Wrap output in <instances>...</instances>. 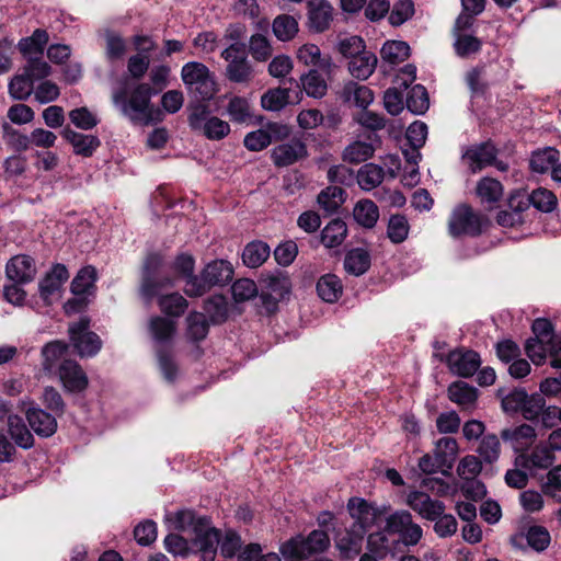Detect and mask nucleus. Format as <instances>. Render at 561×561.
<instances>
[{"instance_id": "17", "label": "nucleus", "mask_w": 561, "mask_h": 561, "mask_svg": "<svg viewBox=\"0 0 561 561\" xmlns=\"http://www.w3.org/2000/svg\"><path fill=\"white\" fill-rule=\"evenodd\" d=\"M69 278V273L64 264H55L38 284V290L42 299L46 304H51L53 297L57 295Z\"/></svg>"}, {"instance_id": "64", "label": "nucleus", "mask_w": 561, "mask_h": 561, "mask_svg": "<svg viewBox=\"0 0 561 561\" xmlns=\"http://www.w3.org/2000/svg\"><path fill=\"white\" fill-rule=\"evenodd\" d=\"M542 492L554 501L561 502V465L556 466L547 473Z\"/></svg>"}, {"instance_id": "57", "label": "nucleus", "mask_w": 561, "mask_h": 561, "mask_svg": "<svg viewBox=\"0 0 561 561\" xmlns=\"http://www.w3.org/2000/svg\"><path fill=\"white\" fill-rule=\"evenodd\" d=\"M304 546L308 557L321 553L330 547L329 535L324 530H312L307 538H304Z\"/></svg>"}, {"instance_id": "37", "label": "nucleus", "mask_w": 561, "mask_h": 561, "mask_svg": "<svg viewBox=\"0 0 561 561\" xmlns=\"http://www.w3.org/2000/svg\"><path fill=\"white\" fill-rule=\"evenodd\" d=\"M380 56L383 62L396 66L410 56V46L402 41H387L381 47Z\"/></svg>"}, {"instance_id": "32", "label": "nucleus", "mask_w": 561, "mask_h": 561, "mask_svg": "<svg viewBox=\"0 0 561 561\" xmlns=\"http://www.w3.org/2000/svg\"><path fill=\"white\" fill-rule=\"evenodd\" d=\"M318 296L325 302H336L343 294V284L334 274L322 275L317 282Z\"/></svg>"}, {"instance_id": "33", "label": "nucleus", "mask_w": 561, "mask_h": 561, "mask_svg": "<svg viewBox=\"0 0 561 561\" xmlns=\"http://www.w3.org/2000/svg\"><path fill=\"white\" fill-rule=\"evenodd\" d=\"M302 90L313 99H322L328 91L327 80L316 69H310L299 78Z\"/></svg>"}, {"instance_id": "55", "label": "nucleus", "mask_w": 561, "mask_h": 561, "mask_svg": "<svg viewBox=\"0 0 561 561\" xmlns=\"http://www.w3.org/2000/svg\"><path fill=\"white\" fill-rule=\"evenodd\" d=\"M273 32L279 41H289L298 32V23L290 15H279L273 22Z\"/></svg>"}, {"instance_id": "42", "label": "nucleus", "mask_w": 561, "mask_h": 561, "mask_svg": "<svg viewBox=\"0 0 561 561\" xmlns=\"http://www.w3.org/2000/svg\"><path fill=\"white\" fill-rule=\"evenodd\" d=\"M160 310L169 317H181L188 307L187 300L179 293L162 295L158 299Z\"/></svg>"}, {"instance_id": "63", "label": "nucleus", "mask_w": 561, "mask_h": 561, "mask_svg": "<svg viewBox=\"0 0 561 561\" xmlns=\"http://www.w3.org/2000/svg\"><path fill=\"white\" fill-rule=\"evenodd\" d=\"M249 50L252 57L257 61H265L273 54V49L268 39L261 34L251 36L249 42Z\"/></svg>"}, {"instance_id": "5", "label": "nucleus", "mask_w": 561, "mask_h": 561, "mask_svg": "<svg viewBox=\"0 0 561 561\" xmlns=\"http://www.w3.org/2000/svg\"><path fill=\"white\" fill-rule=\"evenodd\" d=\"M181 78L190 92L196 93L202 100H210L217 92L214 75L202 62H186L181 70Z\"/></svg>"}, {"instance_id": "12", "label": "nucleus", "mask_w": 561, "mask_h": 561, "mask_svg": "<svg viewBox=\"0 0 561 561\" xmlns=\"http://www.w3.org/2000/svg\"><path fill=\"white\" fill-rule=\"evenodd\" d=\"M446 363L454 375L468 378L479 369L481 359L477 352L459 348L447 355Z\"/></svg>"}, {"instance_id": "62", "label": "nucleus", "mask_w": 561, "mask_h": 561, "mask_svg": "<svg viewBox=\"0 0 561 561\" xmlns=\"http://www.w3.org/2000/svg\"><path fill=\"white\" fill-rule=\"evenodd\" d=\"M231 291L237 302H243L256 297L259 289L254 280L241 278L232 284Z\"/></svg>"}, {"instance_id": "35", "label": "nucleus", "mask_w": 561, "mask_h": 561, "mask_svg": "<svg viewBox=\"0 0 561 561\" xmlns=\"http://www.w3.org/2000/svg\"><path fill=\"white\" fill-rule=\"evenodd\" d=\"M347 236L346 224L342 219L331 220L321 231V242L325 248H336Z\"/></svg>"}, {"instance_id": "26", "label": "nucleus", "mask_w": 561, "mask_h": 561, "mask_svg": "<svg viewBox=\"0 0 561 561\" xmlns=\"http://www.w3.org/2000/svg\"><path fill=\"white\" fill-rule=\"evenodd\" d=\"M501 437L504 442L511 443L514 449L522 450L534 443L537 434L531 425L522 424L513 428L503 430Z\"/></svg>"}, {"instance_id": "6", "label": "nucleus", "mask_w": 561, "mask_h": 561, "mask_svg": "<svg viewBox=\"0 0 561 561\" xmlns=\"http://www.w3.org/2000/svg\"><path fill=\"white\" fill-rule=\"evenodd\" d=\"M385 530L390 535H399L400 545L415 546L423 537L421 526L413 522L409 511H397L386 518Z\"/></svg>"}, {"instance_id": "31", "label": "nucleus", "mask_w": 561, "mask_h": 561, "mask_svg": "<svg viewBox=\"0 0 561 561\" xmlns=\"http://www.w3.org/2000/svg\"><path fill=\"white\" fill-rule=\"evenodd\" d=\"M8 433L14 443L23 448L30 449L34 446V437L23 419L16 414L8 415Z\"/></svg>"}, {"instance_id": "56", "label": "nucleus", "mask_w": 561, "mask_h": 561, "mask_svg": "<svg viewBox=\"0 0 561 561\" xmlns=\"http://www.w3.org/2000/svg\"><path fill=\"white\" fill-rule=\"evenodd\" d=\"M409 229L408 219L403 215H393L389 219L387 234L393 243H401L408 238Z\"/></svg>"}, {"instance_id": "30", "label": "nucleus", "mask_w": 561, "mask_h": 561, "mask_svg": "<svg viewBox=\"0 0 561 561\" xmlns=\"http://www.w3.org/2000/svg\"><path fill=\"white\" fill-rule=\"evenodd\" d=\"M344 101L352 102L357 107L366 110L374 101V92L366 85L348 81L342 90Z\"/></svg>"}, {"instance_id": "11", "label": "nucleus", "mask_w": 561, "mask_h": 561, "mask_svg": "<svg viewBox=\"0 0 561 561\" xmlns=\"http://www.w3.org/2000/svg\"><path fill=\"white\" fill-rule=\"evenodd\" d=\"M347 511L354 519L353 527L367 531L377 520L386 507L378 508L360 497H351L347 502Z\"/></svg>"}, {"instance_id": "13", "label": "nucleus", "mask_w": 561, "mask_h": 561, "mask_svg": "<svg viewBox=\"0 0 561 561\" xmlns=\"http://www.w3.org/2000/svg\"><path fill=\"white\" fill-rule=\"evenodd\" d=\"M58 377L67 392H82L89 385L87 374L76 360H64L58 367Z\"/></svg>"}, {"instance_id": "43", "label": "nucleus", "mask_w": 561, "mask_h": 561, "mask_svg": "<svg viewBox=\"0 0 561 561\" xmlns=\"http://www.w3.org/2000/svg\"><path fill=\"white\" fill-rule=\"evenodd\" d=\"M208 329L209 324L205 314L194 311L186 317V337L190 341L204 340L208 334Z\"/></svg>"}, {"instance_id": "52", "label": "nucleus", "mask_w": 561, "mask_h": 561, "mask_svg": "<svg viewBox=\"0 0 561 561\" xmlns=\"http://www.w3.org/2000/svg\"><path fill=\"white\" fill-rule=\"evenodd\" d=\"M127 51L125 39L117 33L106 31L105 33V56L110 61H116L124 58Z\"/></svg>"}, {"instance_id": "23", "label": "nucleus", "mask_w": 561, "mask_h": 561, "mask_svg": "<svg viewBox=\"0 0 561 561\" xmlns=\"http://www.w3.org/2000/svg\"><path fill=\"white\" fill-rule=\"evenodd\" d=\"M309 24L316 32L329 28L333 20V8L327 0H310L308 2Z\"/></svg>"}, {"instance_id": "25", "label": "nucleus", "mask_w": 561, "mask_h": 561, "mask_svg": "<svg viewBox=\"0 0 561 561\" xmlns=\"http://www.w3.org/2000/svg\"><path fill=\"white\" fill-rule=\"evenodd\" d=\"M363 530L351 526L344 535L336 540V548L341 556L345 559H352L362 551L363 539L365 537Z\"/></svg>"}, {"instance_id": "49", "label": "nucleus", "mask_w": 561, "mask_h": 561, "mask_svg": "<svg viewBox=\"0 0 561 561\" xmlns=\"http://www.w3.org/2000/svg\"><path fill=\"white\" fill-rule=\"evenodd\" d=\"M344 202V190L339 186H329L318 195L320 207L331 214L336 211Z\"/></svg>"}, {"instance_id": "1", "label": "nucleus", "mask_w": 561, "mask_h": 561, "mask_svg": "<svg viewBox=\"0 0 561 561\" xmlns=\"http://www.w3.org/2000/svg\"><path fill=\"white\" fill-rule=\"evenodd\" d=\"M171 527L185 531L191 529L193 546L202 553L204 561H213L220 542L219 531L206 517H196L192 511L183 510L167 517Z\"/></svg>"}, {"instance_id": "2", "label": "nucleus", "mask_w": 561, "mask_h": 561, "mask_svg": "<svg viewBox=\"0 0 561 561\" xmlns=\"http://www.w3.org/2000/svg\"><path fill=\"white\" fill-rule=\"evenodd\" d=\"M152 88L147 83L137 84L129 96L123 91L115 92L113 102L133 123L148 125L156 119L158 111L151 105Z\"/></svg>"}, {"instance_id": "38", "label": "nucleus", "mask_w": 561, "mask_h": 561, "mask_svg": "<svg viewBox=\"0 0 561 561\" xmlns=\"http://www.w3.org/2000/svg\"><path fill=\"white\" fill-rule=\"evenodd\" d=\"M375 148L370 142L355 140L347 145L342 153V159L352 164H358L373 157Z\"/></svg>"}, {"instance_id": "45", "label": "nucleus", "mask_w": 561, "mask_h": 561, "mask_svg": "<svg viewBox=\"0 0 561 561\" xmlns=\"http://www.w3.org/2000/svg\"><path fill=\"white\" fill-rule=\"evenodd\" d=\"M48 42V34L44 30H36L32 36L22 38L19 43L20 51L27 57H33L43 53Z\"/></svg>"}, {"instance_id": "58", "label": "nucleus", "mask_w": 561, "mask_h": 561, "mask_svg": "<svg viewBox=\"0 0 561 561\" xmlns=\"http://www.w3.org/2000/svg\"><path fill=\"white\" fill-rule=\"evenodd\" d=\"M279 551L286 561H301L308 558L302 536L290 538L280 546Z\"/></svg>"}, {"instance_id": "29", "label": "nucleus", "mask_w": 561, "mask_h": 561, "mask_svg": "<svg viewBox=\"0 0 561 561\" xmlns=\"http://www.w3.org/2000/svg\"><path fill=\"white\" fill-rule=\"evenodd\" d=\"M377 61L374 53L364 49L362 54L350 59L348 71L354 78L366 80L374 73Z\"/></svg>"}, {"instance_id": "48", "label": "nucleus", "mask_w": 561, "mask_h": 561, "mask_svg": "<svg viewBox=\"0 0 561 561\" xmlns=\"http://www.w3.org/2000/svg\"><path fill=\"white\" fill-rule=\"evenodd\" d=\"M67 350L68 344L62 341L57 340L45 344L42 348L43 369L45 371H51Z\"/></svg>"}, {"instance_id": "34", "label": "nucleus", "mask_w": 561, "mask_h": 561, "mask_svg": "<svg viewBox=\"0 0 561 561\" xmlns=\"http://www.w3.org/2000/svg\"><path fill=\"white\" fill-rule=\"evenodd\" d=\"M149 332L158 343L170 342L176 332V322L163 317H152L149 321Z\"/></svg>"}, {"instance_id": "21", "label": "nucleus", "mask_w": 561, "mask_h": 561, "mask_svg": "<svg viewBox=\"0 0 561 561\" xmlns=\"http://www.w3.org/2000/svg\"><path fill=\"white\" fill-rule=\"evenodd\" d=\"M26 420L31 428L42 437H50L57 430L56 417L38 407L27 408Z\"/></svg>"}, {"instance_id": "7", "label": "nucleus", "mask_w": 561, "mask_h": 561, "mask_svg": "<svg viewBox=\"0 0 561 561\" xmlns=\"http://www.w3.org/2000/svg\"><path fill=\"white\" fill-rule=\"evenodd\" d=\"M485 219L473 209L461 204L454 208L448 220V232L451 237L478 236L482 232Z\"/></svg>"}, {"instance_id": "10", "label": "nucleus", "mask_w": 561, "mask_h": 561, "mask_svg": "<svg viewBox=\"0 0 561 561\" xmlns=\"http://www.w3.org/2000/svg\"><path fill=\"white\" fill-rule=\"evenodd\" d=\"M291 290L288 275L283 273L270 274L261 279L260 298L267 309H274L278 301L286 298Z\"/></svg>"}, {"instance_id": "61", "label": "nucleus", "mask_w": 561, "mask_h": 561, "mask_svg": "<svg viewBox=\"0 0 561 561\" xmlns=\"http://www.w3.org/2000/svg\"><path fill=\"white\" fill-rule=\"evenodd\" d=\"M227 113L231 121L244 123L251 116L250 103L244 98L233 96L227 105Z\"/></svg>"}, {"instance_id": "53", "label": "nucleus", "mask_w": 561, "mask_h": 561, "mask_svg": "<svg viewBox=\"0 0 561 561\" xmlns=\"http://www.w3.org/2000/svg\"><path fill=\"white\" fill-rule=\"evenodd\" d=\"M96 280V270L91 266L81 268L71 282V291L75 295H83L94 285Z\"/></svg>"}, {"instance_id": "22", "label": "nucleus", "mask_w": 561, "mask_h": 561, "mask_svg": "<svg viewBox=\"0 0 561 561\" xmlns=\"http://www.w3.org/2000/svg\"><path fill=\"white\" fill-rule=\"evenodd\" d=\"M287 136L288 129L277 123L268 124L266 129H257L245 135L243 144L251 151H261L272 142V134Z\"/></svg>"}, {"instance_id": "39", "label": "nucleus", "mask_w": 561, "mask_h": 561, "mask_svg": "<svg viewBox=\"0 0 561 561\" xmlns=\"http://www.w3.org/2000/svg\"><path fill=\"white\" fill-rule=\"evenodd\" d=\"M353 216L357 224L365 228H373L379 218V209L370 199H362L356 203Z\"/></svg>"}, {"instance_id": "14", "label": "nucleus", "mask_w": 561, "mask_h": 561, "mask_svg": "<svg viewBox=\"0 0 561 561\" xmlns=\"http://www.w3.org/2000/svg\"><path fill=\"white\" fill-rule=\"evenodd\" d=\"M37 274L35 260L26 254H19L11 257L5 265L7 277L16 284L32 283Z\"/></svg>"}, {"instance_id": "20", "label": "nucleus", "mask_w": 561, "mask_h": 561, "mask_svg": "<svg viewBox=\"0 0 561 561\" xmlns=\"http://www.w3.org/2000/svg\"><path fill=\"white\" fill-rule=\"evenodd\" d=\"M61 136L72 146L75 154L85 158L93 156L101 145L96 136L78 133L68 126L61 130Z\"/></svg>"}, {"instance_id": "15", "label": "nucleus", "mask_w": 561, "mask_h": 561, "mask_svg": "<svg viewBox=\"0 0 561 561\" xmlns=\"http://www.w3.org/2000/svg\"><path fill=\"white\" fill-rule=\"evenodd\" d=\"M407 504L422 518L432 522L445 512V504L442 501L434 500L422 491H411L407 495Z\"/></svg>"}, {"instance_id": "50", "label": "nucleus", "mask_w": 561, "mask_h": 561, "mask_svg": "<svg viewBox=\"0 0 561 561\" xmlns=\"http://www.w3.org/2000/svg\"><path fill=\"white\" fill-rule=\"evenodd\" d=\"M408 110L416 115L424 114L430 107V99L426 89L421 85H414L407 96Z\"/></svg>"}, {"instance_id": "60", "label": "nucleus", "mask_w": 561, "mask_h": 561, "mask_svg": "<svg viewBox=\"0 0 561 561\" xmlns=\"http://www.w3.org/2000/svg\"><path fill=\"white\" fill-rule=\"evenodd\" d=\"M70 122L79 129L90 130L99 124L98 116L88 107H78L69 112Z\"/></svg>"}, {"instance_id": "44", "label": "nucleus", "mask_w": 561, "mask_h": 561, "mask_svg": "<svg viewBox=\"0 0 561 561\" xmlns=\"http://www.w3.org/2000/svg\"><path fill=\"white\" fill-rule=\"evenodd\" d=\"M559 160V151L552 147H547L533 153L530 168L534 172L545 173L552 170L554 163Z\"/></svg>"}, {"instance_id": "16", "label": "nucleus", "mask_w": 561, "mask_h": 561, "mask_svg": "<svg viewBox=\"0 0 561 561\" xmlns=\"http://www.w3.org/2000/svg\"><path fill=\"white\" fill-rule=\"evenodd\" d=\"M308 156L306 144L291 139L273 148L271 158L276 167H288Z\"/></svg>"}, {"instance_id": "47", "label": "nucleus", "mask_w": 561, "mask_h": 561, "mask_svg": "<svg viewBox=\"0 0 561 561\" xmlns=\"http://www.w3.org/2000/svg\"><path fill=\"white\" fill-rule=\"evenodd\" d=\"M33 84L34 81L27 75H16L10 80L8 91L12 99L25 101L34 91Z\"/></svg>"}, {"instance_id": "40", "label": "nucleus", "mask_w": 561, "mask_h": 561, "mask_svg": "<svg viewBox=\"0 0 561 561\" xmlns=\"http://www.w3.org/2000/svg\"><path fill=\"white\" fill-rule=\"evenodd\" d=\"M383 176L385 172L381 167L366 163L357 172V183L363 190L370 191L381 184Z\"/></svg>"}, {"instance_id": "59", "label": "nucleus", "mask_w": 561, "mask_h": 561, "mask_svg": "<svg viewBox=\"0 0 561 561\" xmlns=\"http://www.w3.org/2000/svg\"><path fill=\"white\" fill-rule=\"evenodd\" d=\"M531 205L540 211H552L558 204L556 195L546 188H537L529 196Z\"/></svg>"}, {"instance_id": "51", "label": "nucleus", "mask_w": 561, "mask_h": 561, "mask_svg": "<svg viewBox=\"0 0 561 561\" xmlns=\"http://www.w3.org/2000/svg\"><path fill=\"white\" fill-rule=\"evenodd\" d=\"M502 194L503 187L497 180L484 178L477 185V195L482 203L493 204L502 197Z\"/></svg>"}, {"instance_id": "19", "label": "nucleus", "mask_w": 561, "mask_h": 561, "mask_svg": "<svg viewBox=\"0 0 561 561\" xmlns=\"http://www.w3.org/2000/svg\"><path fill=\"white\" fill-rule=\"evenodd\" d=\"M495 157L496 150L494 146L490 142H485L468 148L462 154V160L471 172L476 173L483 168L493 164Z\"/></svg>"}, {"instance_id": "54", "label": "nucleus", "mask_w": 561, "mask_h": 561, "mask_svg": "<svg viewBox=\"0 0 561 561\" xmlns=\"http://www.w3.org/2000/svg\"><path fill=\"white\" fill-rule=\"evenodd\" d=\"M477 451L485 462L496 461L501 454V444L497 436L495 434L484 435Z\"/></svg>"}, {"instance_id": "8", "label": "nucleus", "mask_w": 561, "mask_h": 561, "mask_svg": "<svg viewBox=\"0 0 561 561\" xmlns=\"http://www.w3.org/2000/svg\"><path fill=\"white\" fill-rule=\"evenodd\" d=\"M68 333L71 345L81 357H92L102 347L99 335L90 331V321L87 318H81L78 322L71 323Z\"/></svg>"}, {"instance_id": "9", "label": "nucleus", "mask_w": 561, "mask_h": 561, "mask_svg": "<svg viewBox=\"0 0 561 561\" xmlns=\"http://www.w3.org/2000/svg\"><path fill=\"white\" fill-rule=\"evenodd\" d=\"M162 265L163 257L158 253L149 254L145 261L140 294L148 300L152 299L162 288L173 285V280L169 277L156 278Z\"/></svg>"}, {"instance_id": "4", "label": "nucleus", "mask_w": 561, "mask_h": 561, "mask_svg": "<svg viewBox=\"0 0 561 561\" xmlns=\"http://www.w3.org/2000/svg\"><path fill=\"white\" fill-rule=\"evenodd\" d=\"M188 125L196 131L205 136L209 140H221L230 133V125L210 114L205 104L192 105L188 108Z\"/></svg>"}, {"instance_id": "27", "label": "nucleus", "mask_w": 561, "mask_h": 561, "mask_svg": "<svg viewBox=\"0 0 561 561\" xmlns=\"http://www.w3.org/2000/svg\"><path fill=\"white\" fill-rule=\"evenodd\" d=\"M448 398L461 409H472L478 399V391L474 387L465 381H455L447 389Z\"/></svg>"}, {"instance_id": "46", "label": "nucleus", "mask_w": 561, "mask_h": 561, "mask_svg": "<svg viewBox=\"0 0 561 561\" xmlns=\"http://www.w3.org/2000/svg\"><path fill=\"white\" fill-rule=\"evenodd\" d=\"M289 103V89L274 88L261 98V105L266 111L278 112Z\"/></svg>"}, {"instance_id": "18", "label": "nucleus", "mask_w": 561, "mask_h": 561, "mask_svg": "<svg viewBox=\"0 0 561 561\" xmlns=\"http://www.w3.org/2000/svg\"><path fill=\"white\" fill-rule=\"evenodd\" d=\"M556 460L554 453L546 444H538L530 454H520L515 466L523 469H548Z\"/></svg>"}, {"instance_id": "28", "label": "nucleus", "mask_w": 561, "mask_h": 561, "mask_svg": "<svg viewBox=\"0 0 561 561\" xmlns=\"http://www.w3.org/2000/svg\"><path fill=\"white\" fill-rule=\"evenodd\" d=\"M433 454L436 455V460L450 472L459 454L458 443L453 437H442L435 442Z\"/></svg>"}, {"instance_id": "3", "label": "nucleus", "mask_w": 561, "mask_h": 561, "mask_svg": "<svg viewBox=\"0 0 561 561\" xmlns=\"http://www.w3.org/2000/svg\"><path fill=\"white\" fill-rule=\"evenodd\" d=\"M233 276V267L226 260H214L205 265L198 277L185 283L184 293L190 297H201L211 287L228 284Z\"/></svg>"}, {"instance_id": "36", "label": "nucleus", "mask_w": 561, "mask_h": 561, "mask_svg": "<svg viewBox=\"0 0 561 561\" xmlns=\"http://www.w3.org/2000/svg\"><path fill=\"white\" fill-rule=\"evenodd\" d=\"M369 266L370 255L364 249H353L345 255L344 268L348 274L360 276L368 271Z\"/></svg>"}, {"instance_id": "24", "label": "nucleus", "mask_w": 561, "mask_h": 561, "mask_svg": "<svg viewBox=\"0 0 561 561\" xmlns=\"http://www.w3.org/2000/svg\"><path fill=\"white\" fill-rule=\"evenodd\" d=\"M389 536L390 534L385 529L371 533L367 537V550L380 559H385L388 554L394 556L400 547V541L391 539Z\"/></svg>"}, {"instance_id": "41", "label": "nucleus", "mask_w": 561, "mask_h": 561, "mask_svg": "<svg viewBox=\"0 0 561 561\" xmlns=\"http://www.w3.org/2000/svg\"><path fill=\"white\" fill-rule=\"evenodd\" d=\"M270 252V247L265 242H251L243 250L242 261L248 267L255 268L268 259Z\"/></svg>"}]
</instances>
